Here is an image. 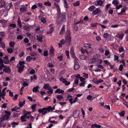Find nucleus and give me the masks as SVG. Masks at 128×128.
<instances>
[{"label": "nucleus", "instance_id": "2f4dec72", "mask_svg": "<svg viewBox=\"0 0 128 128\" xmlns=\"http://www.w3.org/2000/svg\"><path fill=\"white\" fill-rule=\"evenodd\" d=\"M26 8H20V11L21 12L24 13L26 11Z\"/></svg>", "mask_w": 128, "mask_h": 128}, {"label": "nucleus", "instance_id": "13d9d810", "mask_svg": "<svg viewBox=\"0 0 128 128\" xmlns=\"http://www.w3.org/2000/svg\"><path fill=\"white\" fill-rule=\"evenodd\" d=\"M97 67L100 69H103L104 68L103 66L100 64H98L97 65Z\"/></svg>", "mask_w": 128, "mask_h": 128}, {"label": "nucleus", "instance_id": "ddd939ff", "mask_svg": "<svg viewBox=\"0 0 128 128\" xmlns=\"http://www.w3.org/2000/svg\"><path fill=\"white\" fill-rule=\"evenodd\" d=\"M101 12L99 8H96L93 11V13L94 14H99V12Z\"/></svg>", "mask_w": 128, "mask_h": 128}, {"label": "nucleus", "instance_id": "5fc2aeb1", "mask_svg": "<svg viewBox=\"0 0 128 128\" xmlns=\"http://www.w3.org/2000/svg\"><path fill=\"white\" fill-rule=\"evenodd\" d=\"M92 98V96L90 95L88 96L87 97V99L89 100H90Z\"/></svg>", "mask_w": 128, "mask_h": 128}, {"label": "nucleus", "instance_id": "f8f14e48", "mask_svg": "<svg viewBox=\"0 0 128 128\" xmlns=\"http://www.w3.org/2000/svg\"><path fill=\"white\" fill-rule=\"evenodd\" d=\"M37 40L40 42H42V40L44 38V36L42 35H38L36 36Z\"/></svg>", "mask_w": 128, "mask_h": 128}, {"label": "nucleus", "instance_id": "052dcab7", "mask_svg": "<svg viewBox=\"0 0 128 128\" xmlns=\"http://www.w3.org/2000/svg\"><path fill=\"white\" fill-rule=\"evenodd\" d=\"M126 10V9L125 8H123L121 12L120 13H118V14L119 15L120 14H122V13H123L125 12Z\"/></svg>", "mask_w": 128, "mask_h": 128}, {"label": "nucleus", "instance_id": "c756f323", "mask_svg": "<svg viewBox=\"0 0 128 128\" xmlns=\"http://www.w3.org/2000/svg\"><path fill=\"white\" fill-rule=\"evenodd\" d=\"M25 100H24L23 102H20L19 104V105L21 108L25 104Z\"/></svg>", "mask_w": 128, "mask_h": 128}, {"label": "nucleus", "instance_id": "c85d7f7f", "mask_svg": "<svg viewBox=\"0 0 128 128\" xmlns=\"http://www.w3.org/2000/svg\"><path fill=\"white\" fill-rule=\"evenodd\" d=\"M72 5L74 6H78L80 5V2L79 1H77L76 2L73 3Z\"/></svg>", "mask_w": 128, "mask_h": 128}, {"label": "nucleus", "instance_id": "cd10ccee", "mask_svg": "<svg viewBox=\"0 0 128 128\" xmlns=\"http://www.w3.org/2000/svg\"><path fill=\"white\" fill-rule=\"evenodd\" d=\"M92 127L94 128V127H95L98 128H100L101 127L100 125H98L96 124H92Z\"/></svg>", "mask_w": 128, "mask_h": 128}, {"label": "nucleus", "instance_id": "bf43d9fd", "mask_svg": "<svg viewBox=\"0 0 128 128\" xmlns=\"http://www.w3.org/2000/svg\"><path fill=\"white\" fill-rule=\"evenodd\" d=\"M65 53H66V56H67L68 58H69V52L67 50H66L65 51Z\"/></svg>", "mask_w": 128, "mask_h": 128}, {"label": "nucleus", "instance_id": "7ed1b4c3", "mask_svg": "<svg viewBox=\"0 0 128 128\" xmlns=\"http://www.w3.org/2000/svg\"><path fill=\"white\" fill-rule=\"evenodd\" d=\"M5 115L3 117V119L4 120H7L11 115L10 112L8 111H6L5 112Z\"/></svg>", "mask_w": 128, "mask_h": 128}, {"label": "nucleus", "instance_id": "2eb2a0df", "mask_svg": "<svg viewBox=\"0 0 128 128\" xmlns=\"http://www.w3.org/2000/svg\"><path fill=\"white\" fill-rule=\"evenodd\" d=\"M24 65L20 66L18 68V72L21 73L24 70Z\"/></svg>", "mask_w": 128, "mask_h": 128}, {"label": "nucleus", "instance_id": "4d7b16f0", "mask_svg": "<svg viewBox=\"0 0 128 128\" xmlns=\"http://www.w3.org/2000/svg\"><path fill=\"white\" fill-rule=\"evenodd\" d=\"M40 20L41 22L43 23H45L46 22V19L44 18H42L40 19Z\"/></svg>", "mask_w": 128, "mask_h": 128}, {"label": "nucleus", "instance_id": "c03bdc74", "mask_svg": "<svg viewBox=\"0 0 128 128\" xmlns=\"http://www.w3.org/2000/svg\"><path fill=\"white\" fill-rule=\"evenodd\" d=\"M0 44L1 45L2 47L3 48H5L6 46L4 43L2 42H0Z\"/></svg>", "mask_w": 128, "mask_h": 128}, {"label": "nucleus", "instance_id": "e433bc0d", "mask_svg": "<svg viewBox=\"0 0 128 128\" xmlns=\"http://www.w3.org/2000/svg\"><path fill=\"white\" fill-rule=\"evenodd\" d=\"M92 82L96 84H98V80L96 78H94L92 80Z\"/></svg>", "mask_w": 128, "mask_h": 128}, {"label": "nucleus", "instance_id": "39448f33", "mask_svg": "<svg viewBox=\"0 0 128 128\" xmlns=\"http://www.w3.org/2000/svg\"><path fill=\"white\" fill-rule=\"evenodd\" d=\"M80 112V111L78 110H75L74 112L73 116L75 118H76L78 117L79 115Z\"/></svg>", "mask_w": 128, "mask_h": 128}, {"label": "nucleus", "instance_id": "a19ab883", "mask_svg": "<svg viewBox=\"0 0 128 128\" xmlns=\"http://www.w3.org/2000/svg\"><path fill=\"white\" fill-rule=\"evenodd\" d=\"M65 31V26L64 25H63L62 27L60 32H64Z\"/></svg>", "mask_w": 128, "mask_h": 128}, {"label": "nucleus", "instance_id": "3c124183", "mask_svg": "<svg viewBox=\"0 0 128 128\" xmlns=\"http://www.w3.org/2000/svg\"><path fill=\"white\" fill-rule=\"evenodd\" d=\"M14 43L13 42H10L9 45L10 46L13 47L14 46Z\"/></svg>", "mask_w": 128, "mask_h": 128}, {"label": "nucleus", "instance_id": "6e6552de", "mask_svg": "<svg viewBox=\"0 0 128 128\" xmlns=\"http://www.w3.org/2000/svg\"><path fill=\"white\" fill-rule=\"evenodd\" d=\"M74 69L76 70L80 68V66L77 60H74Z\"/></svg>", "mask_w": 128, "mask_h": 128}, {"label": "nucleus", "instance_id": "4be33fe9", "mask_svg": "<svg viewBox=\"0 0 128 128\" xmlns=\"http://www.w3.org/2000/svg\"><path fill=\"white\" fill-rule=\"evenodd\" d=\"M51 87L50 86V85L48 84H46L44 86L43 88L45 89H47L48 90Z\"/></svg>", "mask_w": 128, "mask_h": 128}, {"label": "nucleus", "instance_id": "412c9836", "mask_svg": "<svg viewBox=\"0 0 128 128\" xmlns=\"http://www.w3.org/2000/svg\"><path fill=\"white\" fill-rule=\"evenodd\" d=\"M112 4L114 6H117L119 4L117 0H114L112 2Z\"/></svg>", "mask_w": 128, "mask_h": 128}, {"label": "nucleus", "instance_id": "72a5a7b5", "mask_svg": "<svg viewBox=\"0 0 128 128\" xmlns=\"http://www.w3.org/2000/svg\"><path fill=\"white\" fill-rule=\"evenodd\" d=\"M32 59V57L30 56H27L26 58V61L28 62L30 61Z\"/></svg>", "mask_w": 128, "mask_h": 128}, {"label": "nucleus", "instance_id": "de8ad7c7", "mask_svg": "<svg viewBox=\"0 0 128 128\" xmlns=\"http://www.w3.org/2000/svg\"><path fill=\"white\" fill-rule=\"evenodd\" d=\"M88 74H86L84 73H83L82 74V76L83 77H85L86 78H88Z\"/></svg>", "mask_w": 128, "mask_h": 128}, {"label": "nucleus", "instance_id": "8fccbe9b", "mask_svg": "<svg viewBox=\"0 0 128 128\" xmlns=\"http://www.w3.org/2000/svg\"><path fill=\"white\" fill-rule=\"evenodd\" d=\"M67 16L68 18H71L72 16V14L70 12H68L67 14Z\"/></svg>", "mask_w": 128, "mask_h": 128}, {"label": "nucleus", "instance_id": "0eeeda50", "mask_svg": "<svg viewBox=\"0 0 128 128\" xmlns=\"http://www.w3.org/2000/svg\"><path fill=\"white\" fill-rule=\"evenodd\" d=\"M13 8V5L12 2L10 3H8L6 8V10L7 12L9 11L10 8L12 9Z\"/></svg>", "mask_w": 128, "mask_h": 128}, {"label": "nucleus", "instance_id": "1a4fd4ad", "mask_svg": "<svg viewBox=\"0 0 128 128\" xmlns=\"http://www.w3.org/2000/svg\"><path fill=\"white\" fill-rule=\"evenodd\" d=\"M6 2L4 0H0V8H4L6 5Z\"/></svg>", "mask_w": 128, "mask_h": 128}, {"label": "nucleus", "instance_id": "774afa93", "mask_svg": "<svg viewBox=\"0 0 128 128\" xmlns=\"http://www.w3.org/2000/svg\"><path fill=\"white\" fill-rule=\"evenodd\" d=\"M7 104L6 103H5L4 104L2 105V108H6L7 107V106H6V105Z\"/></svg>", "mask_w": 128, "mask_h": 128}, {"label": "nucleus", "instance_id": "473e14b6", "mask_svg": "<svg viewBox=\"0 0 128 128\" xmlns=\"http://www.w3.org/2000/svg\"><path fill=\"white\" fill-rule=\"evenodd\" d=\"M56 98L59 100H60L63 98V96L61 95H58L56 96Z\"/></svg>", "mask_w": 128, "mask_h": 128}, {"label": "nucleus", "instance_id": "b1692460", "mask_svg": "<svg viewBox=\"0 0 128 128\" xmlns=\"http://www.w3.org/2000/svg\"><path fill=\"white\" fill-rule=\"evenodd\" d=\"M17 23L19 27L21 28L22 27L21 22L19 17L18 18V20L17 21Z\"/></svg>", "mask_w": 128, "mask_h": 128}, {"label": "nucleus", "instance_id": "dca6fc26", "mask_svg": "<svg viewBox=\"0 0 128 128\" xmlns=\"http://www.w3.org/2000/svg\"><path fill=\"white\" fill-rule=\"evenodd\" d=\"M64 92V91L62 90H60L59 88L57 89L55 91V93L63 94Z\"/></svg>", "mask_w": 128, "mask_h": 128}, {"label": "nucleus", "instance_id": "864d4df0", "mask_svg": "<svg viewBox=\"0 0 128 128\" xmlns=\"http://www.w3.org/2000/svg\"><path fill=\"white\" fill-rule=\"evenodd\" d=\"M125 114V112L124 111H122L119 114L121 116H123Z\"/></svg>", "mask_w": 128, "mask_h": 128}, {"label": "nucleus", "instance_id": "338daca9", "mask_svg": "<svg viewBox=\"0 0 128 128\" xmlns=\"http://www.w3.org/2000/svg\"><path fill=\"white\" fill-rule=\"evenodd\" d=\"M104 62L105 64L108 65L110 63V62H109L108 60H104Z\"/></svg>", "mask_w": 128, "mask_h": 128}, {"label": "nucleus", "instance_id": "bb28decb", "mask_svg": "<svg viewBox=\"0 0 128 128\" xmlns=\"http://www.w3.org/2000/svg\"><path fill=\"white\" fill-rule=\"evenodd\" d=\"M54 49L52 47H51L50 50V56H52L54 53Z\"/></svg>", "mask_w": 128, "mask_h": 128}, {"label": "nucleus", "instance_id": "0e129e2a", "mask_svg": "<svg viewBox=\"0 0 128 128\" xmlns=\"http://www.w3.org/2000/svg\"><path fill=\"white\" fill-rule=\"evenodd\" d=\"M85 84H86L85 82H82L80 84V85L81 86H84Z\"/></svg>", "mask_w": 128, "mask_h": 128}, {"label": "nucleus", "instance_id": "58836bf2", "mask_svg": "<svg viewBox=\"0 0 128 128\" xmlns=\"http://www.w3.org/2000/svg\"><path fill=\"white\" fill-rule=\"evenodd\" d=\"M70 52L71 54H74V48L73 47H72L71 48Z\"/></svg>", "mask_w": 128, "mask_h": 128}, {"label": "nucleus", "instance_id": "f3484780", "mask_svg": "<svg viewBox=\"0 0 128 128\" xmlns=\"http://www.w3.org/2000/svg\"><path fill=\"white\" fill-rule=\"evenodd\" d=\"M26 114H24L23 116H22L20 117V119L22 122H24L26 121Z\"/></svg>", "mask_w": 128, "mask_h": 128}, {"label": "nucleus", "instance_id": "9d476101", "mask_svg": "<svg viewBox=\"0 0 128 128\" xmlns=\"http://www.w3.org/2000/svg\"><path fill=\"white\" fill-rule=\"evenodd\" d=\"M48 90L46 91V93L47 94H48V96H50L53 92V89L52 87L50 88Z\"/></svg>", "mask_w": 128, "mask_h": 128}, {"label": "nucleus", "instance_id": "6ab92c4d", "mask_svg": "<svg viewBox=\"0 0 128 128\" xmlns=\"http://www.w3.org/2000/svg\"><path fill=\"white\" fill-rule=\"evenodd\" d=\"M84 45L85 47L87 49L91 48L90 47L91 44L89 43H85Z\"/></svg>", "mask_w": 128, "mask_h": 128}, {"label": "nucleus", "instance_id": "09e8293b", "mask_svg": "<svg viewBox=\"0 0 128 128\" xmlns=\"http://www.w3.org/2000/svg\"><path fill=\"white\" fill-rule=\"evenodd\" d=\"M118 56L116 55H114V60H118V61H119V60H118Z\"/></svg>", "mask_w": 128, "mask_h": 128}, {"label": "nucleus", "instance_id": "4c0bfd02", "mask_svg": "<svg viewBox=\"0 0 128 128\" xmlns=\"http://www.w3.org/2000/svg\"><path fill=\"white\" fill-rule=\"evenodd\" d=\"M96 62L94 58L93 57L92 58L90 59L89 60V62L90 63H93L94 62Z\"/></svg>", "mask_w": 128, "mask_h": 128}, {"label": "nucleus", "instance_id": "49530a36", "mask_svg": "<svg viewBox=\"0 0 128 128\" xmlns=\"http://www.w3.org/2000/svg\"><path fill=\"white\" fill-rule=\"evenodd\" d=\"M8 52V53H12L13 51L12 49L11 48H8L7 50Z\"/></svg>", "mask_w": 128, "mask_h": 128}, {"label": "nucleus", "instance_id": "f257e3e1", "mask_svg": "<svg viewBox=\"0 0 128 128\" xmlns=\"http://www.w3.org/2000/svg\"><path fill=\"white\" fill-rule=\"evenodd\" d=\"M66 14L65 12H63L60 13L58 17L56 18V22L58 24H60L63 22H65L66 20Z\"/></svg>", "mask_w": 128, "mask_h": 128}, {"label": "nucleus", "instance_id": "9b49d317", "mask_svg": "<svg viewBox=\"0 0 128 128\" xmlns=\"http://www.w3.org/2000/svg\"><path fill=\"white\" fill-rule=\"evenodd\" d=\"M3 70L5 72L8 73H9L10 72V69L9 66H5V67L3 69Z\"/></svg>", "mask_w": 128, "mask_h": 128}, {"label": "nucleus", "instance_id": "c9c22d12", "mask_svg": "<svg viewBox=\"0 0 128 128\" xmlns=\"http://www.w3.org/2000/svg\"><path fill=\"white\" fill-rule=\"evenodd\" d=\"M50 30L49 32H53L54 31V28L53 27H52V25L51 24L50 25Z\"/></svg>", "mask_w": 128, "mask_h": 128}, {"label": "nucleus", "instance_id": "37998d69", "mask_svg": "<svg viewBox=\"0 0 128 128\" xmlns=\"http://www.w3.org/2000/svg\"><path fill=\"white\" fill-rule=\"evenodd\" d=\"M80 50L81 51L82 53L84 54L86 53V51H87L86 49H84L82 48L80 49Z\"/></svg>", "mask_w": 128, "mask_h": 128}, {"label": "nucleus", "instance_id": "a211bd4d", "mask_svg": "<svg viewBox=\"0 0 128 128\" xmlns=\"http://www.w3.org/2000/svg\"><path fill=\"white\" fill-rule=\"evenodd\" d=\"M103 3V1L101 0H99L97 2V4H95L96 6H102Z\"/></svg>", "mask_w": 128, "mask_h": 128}, {"label": "nucleus", "instance_id": "69168bd1", "mask_svg": "<svg viewBox=\"0 0 128 128\" xmlns=\"http://www.w3.org/2000/svg\"><path fill=\"white\" fill-rule=\"evenodd\" d=\"M86 53L88 56H90L92 54V53H91V52H88L87 50L86 51Z\"/></svg>", "mask_w": 128, "mask_h": 128}, {"label": "nucleus", "instance_id": "a878e982", "mask_svg": "<svg viewBox=\"0 0 128 128\" xmlns=\"http://www.w3.org/2000/svg\"><path fill=\"white\" fill-rule=\"evenodd\" d=\"M44 4L46 6H51V3L49 1H48L47 2H45L44 3Z\"/></svg>", "mask_w": 128, "mask_h": 128}, {"label": "nucleus", "instance_id": "aec40b11", "mask_svg": "<svg viewBox=\"0 0 128 128\" xmlns=\"http://www.w3.org/2000/svg\"><path fill=\"white\" fill-rule=\"evenodd\" d=\"M80 58L82 60H85L87 59L88 57L84 55H82L80 56Z\"/></svg>", "mask_w": 128, "mask_h": 128}, {"label": "nucleus", "instance_id": "a18cd8bd", "mask_svg": "<svg viewBox=\"0 0 128 128\" xmlns=\"http://www.w3.org/2000/svg\"><path fill=\"white\" fill-rule=\"evenodd\" d=\"M109 34L107 33H105L104 34V37L105 38H107Z\"/></svg>", "mask_w": 128, "mask_h": 128}, {"label": "nucleus", "instance_id": "393cba45", "mask_svg": "<svg viewBox=\"0 0 128 128\" xmlns=\"http://www.w3.org/2000/svg\"><path fill=\"white\" fill-rule=\"evenodd\" d=\"M39 88L38 86H37L36 87H34L32 90V91L33 92H37L38 91V89Z\"/></svg>", "mask_w": 128, "mask_h": 128}, {"label": "nucleus", "instance_id": "603ef678", "mask_svg": "<svg viewBox=\"0 0 128 128\" xmlns=\"http://www.w3.org/2000/svg\"><path fill=\"white\" fill-rule=\"evenodd\" d=\"M124 34H120L118 36V38H119L122 39V38L124 36Z\"/></svg>", "mask_w": 128, "mask_h": 128}, {"label": "nucleus", "instance_id": "4468645a", "mask_svg": "<svg viewBox=\"0 0 128 128\" xmlns=\"http://www.w3.org/2000/svg\"><path fill=\"white\" fill-rule=\"evenodd\" d=\"M93 58H94L96 62L99 59H100V55L98 54H96L94 57Z\"/></svg>", "mask_w": 128, "mask_h": 128}, {"label": "nucleus", "instance_id": "f704fd0d", "mask_svg": "<svg viewBox=\"0 0 128 128\" xmlns=\"http://www.w3.org/2000/svg\"><path fill=\"white\" fill-rule=\"evenodd\" d=\"M95 8V7L94 6H92L88 8V10L90 11H92Z\"/></svg>", "mask_w": 128, "mask_h": 128}, {"label": "nucleus", "instance_id": "680f3d73", "mask_svg": "<svg viewBox=\"0 0 128 128\" xmlns=\"http://www.w3.org/2000/svg\"><path fill=\"white\" fill-rule=\"evenodd\" d=\"M64 7L65 8H68V4L66 2H64Z\"/></svg>", "mask_w": 128, "mask_h": 128}, {"label": "nucleus", "instance_id": "7c9ffc66", "mask_svg": "<svg viewBox=\"0 0 128 128\" xmlns=\"http://www.w3.org/2000/svg\"><path fill=\"white\" fill-rule=\"evenodd\" d=\"M18 122H14L12 124V127L13 128H14L15 125H18Z\"/></svg>", "mask_w": 128, "mask_h": 128}, {"label": "nucleus", "instance_id": "f03ea898", "mask_svg": "<svg viewBox=\"0 0 128 128\" xmlns=\"http://www.w3.org/2000/svg\"><path fill=\"white\" fill-rule=\"evenodd\" d=\"M50 109L49 108H42V109H38V111L39 112L42 113V115H44L49 112Z\"/></svg>", "mask_w": 128, "mask_h": 128}, {"label": "nucleus", "instance_id": "5701e85b", "mask_svg": "<svg viewBox=\"0 0 128 128\" xmlns=\"http://www.w3.org/2000/svg\"><path fill=\"white\" fill-rule=\"evenodd\" d=\"M83 124L84 125L88 126L90 125V121L87 120H85L84 121Z\"/></svg>", "mask_w": 128, "mask_h": 128}, {"label": "nucleus", "instance_id": "ea45409f", "mask_svg": "<svg viewBox=\"0 0 128 128\" xmlns=\"http://www.w3.org/2000/svg\"><path fill=\"white\" fill-rule=\"evenodd\" d=\"M119 52L120 53L122 52H123L124 51V50L122 46H121L119 50Z\"/></svg>", "mask_w": 128, "mask_h": 128}, {"label": "nucleus", "instance_id": "423d86ee", "mask_svg": "<svg viewBox=\"0 0 128 128\" xmlns=\"http://www.w3.org/2000/svg\"><path fill=\"white\" fill-rule=\"evenodd\" d=\"M70 34L68 32L66 34V35L65 38V41L69 42L71 41V38L70 36Z\"/></svg>", "mask_w": 128, "mask_h": 128}, {"label": "nucleus", "instance_id": "6e6d98bb", "mask_svg": "<svg viewBox=\"0 0 128 128\" xmlns=\"http://www.w3.org/2000/svg\"><path fill=\"white\" fill-rule=\"evenodd\" d=\"M48 122H50V123H52L56 124H57L58 123V122L57 121H56L54 120L52 121L49 120Z\"/></svg>", "mask_w": 128, "mask_h": 128}, {"label": "nucleus", "instance_id": "79ce46f5", "mask_svg": "<svg viewBox=\"0 0 128 128\" xmlns=\"http://www.w3.org/2000/svg\"><path fill=\"white\" fill-rule=\"evenodd\" d=\"M30 55L32 56H36V54L35 52H32L30 53Z\"/></svg>", "mask_w": 128, "mask_h": 128}, {"label": "nucleus", "instance_id": "20e7f679", "mask_svg": "<svg viewBox=\"0 0 128 128\" xmlns=\"http://www.w3.org/2000/svg\"><path fill=\"white\" fill-rule=\"evenodd\" d=\"M63 83L65 84L66 85H68L70 84V82H68L66 78H64L62 77L59 79Z\"/></svg>", "mask_w": 128, "mask_h": 128}, {"label": "nucleus", "instance_id": "e2e57ef3", "mask_svg": "<svg viewBox=\"0 0 128 128\" xmlns=\"http://www.w3.org/2000/svg\"><path fill=\"white\" fill-rule=\"evenodd\" d=\"M24 28L26 31H28L30 29V28L28 26H25L24 27Z\"/></svg>", "mask_w": 128, "mask_h": 128}]
</instances>
